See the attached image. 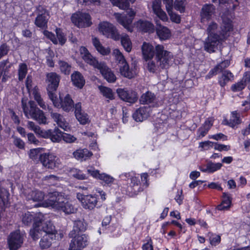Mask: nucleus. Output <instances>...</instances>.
I'll use <instances>...</instances> for the list:
<instances>
[{"instance_id": "1", "label": "nucleus", "mask_w": 250, "mask_h": 250, "mask_svg": "<svg viewBox=\"0 0 250 250\" xmlns=\"http://www.w3.org/2000/svg\"><path fill=\"white\" fill-rule=\"evenodd\" d=\"M206 24L208 37L204 42V49L209 53H212L215 52L219 43L226 40L230 36L233 26L231 21L224 20L220 26L221 30L218 34L217 32L219 25L216 22L209 21Z\"/></svg>"}, {"instance_id": "2", "label": "nucleus", "mask_w": 250, "mask_h": 250, "mask_svg": "<svg viewBox=\"0 0 250 250\" xmlns=\"http://www.w3.org/2000/svg\"><path fill=\"white\" fill-rule=\"evenodd\" d=\"M42 205L43 207H51L55 209L62 211L65 214L75 213L77 211V208L73 203L64 198V194L58 191L50 193L49 198Z\"/></svg>"}, {"instance_id": "3", "label": "nucleus", "mask_w": 250, "mask_h": 250, "mask_svg": "<svg viewBox=\"0 0 250 250\" xmlns=\"http://www.w3.org/2000/svg\"><path fill=\"white\" fill-rule=\"evenodd\" d=\"M80 52L81 57L85 62L92 66L94 68L99 70L104 79L108 82L113 83L116 81V78L115 75L110 69L107 67L105 62L99 61L84 46L81 47Z\"/></svg>"}, {"instance_id": "4", "label": "nucleus", "mask_w": 250, "mask_h": 250, "mask_svg": "<svg viewBox=\"0 0 250 250\" xmlns=\"http://www.w3.org/2000/svg\"><path fill=\"white\" fill-rule=\"evenodd\" d=\"M155 60L159 62L162 69H168L174 62V56L171 52L165 49L164 45L155 46Z\"/></svg>"}, {"instance_id": "5", "label": "nucleus", "mask_w": 250, "mask_h": 250, "mask_svg": "<svg viewBox=\"0 0 250 250\" xmlns=\"http://www.w3.org/2000/svg\"><path fill=\"white\" fill-rule=\"evenodd\" d=\"M29 107L22 103V108L25 116L27 118H31L36 120L40 124H46V118L43 112L37 107L34 102H29Z\"/></svg>"}, {"instance_id": "6", "label": "nucleus", "mask_w": 250, "mask_h": 250, "mask_svg": "<svg viewBox=\"0 0 250 250\" xmlns=\"http://www.w3.org/2000/svg\"><path fill=\"white\" fill-rule=\"evenodd\" d=\"M46 78L47 90L49 98L52 101L54 106H58L59 104L56 101V91L59 86L60 77L57 73L50 72L46 75Z\"/></svg>"}, {"instance_id": "7", "label": "nucleus", "mask_w": 250, "mask_h": 250, "mask_svg": "<svg viewBox=\"0 0 250 250\" xmlns=\"http://www.w3.org/2000/svg\"><path fill=\"white\" fill-rule=\"evenodd\" d=\"M98 31L107 38L117 41L120 39V34L116 28L108 21L100 22L98 26Z\"/></svg>"}, {"instance_id": "8", "label": "nucleus", "mask_w": 250, "mask_h": 250, "mask_svg": "<svg viewBox=\"0 0 250 250\" xmlns=\"http://www.w3.org/2000/svg\"><path fill=\"white\" fill-rule=\"evenodd\" d=\"M40 161L44 167L50 169L58 168L61 165L60 158L51 153L42 154L40 157Z\"/></svg>"}, {"instance_id": "9", "label": "nucleus", "mask_w": 250, "mask_h": 250, "mask_svg": "<svg viewBox=\"0 0 250 250\" xmlns=\"http://www.w3.org/2000/svg\"><path fill=\"white\" fill-rule=\"evenodd\" d=\"M135 14V12L132 9H129L127 11V15L129 17L126 15H122L118 13H115L114 16L119 23L122 25L128 31L132 32L133 28L131 26V24Z\"/></svg>"}, {"instance_id": "10", "label": "nucleus", "mask_w": 250, "mask_h": 250, "mask_svg": "<svg viewBox=\"0 0 250 250\" xmlns=\"http://www.w3.org/2000/svg\"><path fill=\"white\" fill-rule=\"evenodd\" d=\"M72 22L79 28L89 27L92 24L91 18L89 14L77 12L71 18Z\"/></svg>"}, {"instance_id": "11", "label": "nucleus", "mask_w": 250, "mask_h": 250, "mask_svg": "<svg viewBox=\"0 0 250 250\" xmlns=\"http://www.w3.org/2000/svg\"><path fill=\"white\" fill-rule=\"evenodd\" d=\"M215 7L212 4H204L200 12L201 23L203 25L208 23L215 15Z\"/></svg>"}, {"instance_id": "12", "label": "nucleus", "mask_w": 250, "mask_h": 250, "mask_svg": "<svg viewBox=\"0 0 250 250\" xmlns=\"http://www.w3.org/2000/svg\"><path fill=\"white\" fill-rule=\"evenodd\" d=\"M69 245V250H81L88 244L87 236L85 234H74Z\"/></svg>"}, {"instance_id": "13", "label": "nucleus", "mask_w": 250, "mask_h": 250, "mask_svg": "<svg viewBox=\"0 0 250 250\" xmlns=\"http://www.w3.org/2000/svg\"><path fill=\"white\" fill-rule=\"evenodd\" d=\"M77 198L81 202L83 207L86 209H93L98 203L97 197L95 195H85L78 193L77 194Z\"/></svg>"}, {"instance_id": "14", "label": "nucleus", "mask_w": 250, "mask_h": 250, "mask_svg": "<svg viewBox=\"0 0 250 250\" xmlns=\"http://www.w3.org/2000/svg\"><path fill=\"white\" fill-rule=\"evenodd\" d=\"M43 218L44 215L41 213L37 214L35 218L33 228L30 230V235L34 240H38L44 235L40 225L42 221L43 220Z\"/></svg>"}, {"instance_id": "15", "label": "nucleus", "mask_w": 250, "mask_h": 250, "mask_svg": "<svg viewBox=\"0 0 250 250\" xmlns=\"http://www.w3.org/2000/svg\"><path fill=\"white\" fill-rule=\"evenodd\" d=\"M37 16L34 21L35 24L42 29L47 27L49 15L47 10L43 7L39 5L37 7Z\"/></svg>"}, {"instance_id": "16", "label": "nucleus", "mask_w": 250, "mask_h": 250, "mask_svg": "<svg viewBox=\"0 0 250 250\" xmlns=\"http://www.w3.org/2000/svg\"><path fill=\"white\" fill-rule=\"evenodd\" d=\"M23 235L19 231H16L10 233L8 238V244L10 250H17L23 243Z\"/></svg>"}, {"instance_id": "17", "label": "nucleus", "mask_w": 250, "mask_h": 250, "mask_svg": "<svg viewBox=\"0 0 250 250\" xmlns=\"http://www.w3.org/2000/svg\"><path fill=\"white\" fill-rule=\"evenodd\" d=\"M117 93L122 100L126 102L134 103L138 99L137 94L131 89L119 88L117 90Z\"/></svg>"}, {"instance_id": "18", "label": "nucleus", "mask_w": 250, "mask_h": 250, "mask_svg": "<svg viewBox=\"0 0 250 250\" xmlns=\"http://www.w3.org/2000/svg\"><path fill=\"white\" fill-rule=\"evenodd\" d=\"M63 133L57 127L44 132L42 137L49 138L54 143H59L62 139Z\"/></svg>"}, {"instance_id": "19", "label": "nucleus", "mask_w": 250, "mask_h": 250, "mask_svg": "<svg viewBox=\"0 0 250 250\" xmlns=\"http://www.w3.org/2000/svg\"><path fill=\"white\" fill-rule=\"evenodd\" d=\"M60 102H58L57 99L56 101L59 104L58 106H55L57 107H61L64 111H70L74 107V103L69 94L62 97L60 96Z\"/></svg>"}, {"instance_id": "20", "label": "nucleus", "mask_w": 250, "mask_h": 250, "mask_svg": "<svg viewBox=\"0 0 250 250\" xmlns=\"http://www.w3.org/2000/svg\"><path fill=\"white\" fill-rule=\"evenodd\" d=\"M142 52L143 59L147 61L150 59H153L155 55V47L148 42H144L142 45Z\"/></svg>"}, {"instance_id": "21", "label": "nucleus", "mask_w": 250, "mask_h": 250, "mask_svg": "<svg viewBox=\"0 0 250 250\" xmlns=\"http://www.w3.org/2000/svg\"><path fill=\"white\" fill-rule=\"evenodd\" d=\"M163 1L166 5V9L170 17V20L176 23H180V16L173 11V0H163Z\"/></svg>"}, {"instance_id": "22", "label": "nucleus", "mask_w": 250, "mask_h": 250, "mask_svg": "<svg viewBox=\"0 0 250 250\" xmlns=\"http://www.w3.org/2000/svg\"><path fill=\"white\" fill-rule=\"evenodd\" d=\"M152 9L153 12L160 19L164 21L168 20V17L166 13L161 8V0H154L153 1Z\"/></svg>"}, {"instance_id": "23", "label": "nucleus", "mask_w": 250, "mask_h": 250, "mask_svg": "<svg viewBox=\"0 0 250 250\" xmlns=\"http://www.w3.org/2000/svg\"><path fill=\"white\" fill-rule=\"evenodd\" d=\"M50 112L54 121L56 123L59 127L65 131L69 129L68 124L66 122L62 115L57 112H54L52 110L50 111Z\"/></svg>"}, {"instance_id": "24", "label": "nucleus", "mask_w": 250, "mask_h": 250, "mask_svg": "<svg viewBox=\"0 0 250 250\" xmlns=\"http://www.w3.org/2000/svg\"><path fill=\"white\" fill-rule=\"evenodd\" d=\"M157 34L161 40H166L169 38L171 36L170 30L167 27L162 26L159 21H156Z\"/></svg>"}, {"instance_id": "25", "label": "nucleus", "mask_w": 250, "mask_h": 250, "mask_svg": "<svg viewBox=\"0 0 250 250\" xmlns=\"http://www.w3.org/2000/svg\"><path fill=\"white\" fill-rule=\"evenodd\" d=\"M86 223L84 220H77L74 222L73 229L69 234V236H74L79 232L84 231L86 229Z\"/></svg>"}, {"instance_id": "26", "label": "nucleus", "mask_w": 250, "mask_h": 250, "mask_svg": "<svg viewBox=\"0 0 250 250\" xmlns=\"http://www.w3.org/2000/svg\"><path fill=\"white\" fill-rule=\"evenodd\" d=\"M41 229L44 234H48V235L55 236L56 230L55 226L50 221H46L44 222V217L43 220L42 221Z\"/></svg>"}, {"instance_id": "27", "label": "nucleus", "mask_w": 250, "mask_h": 250, "mask_svg": "<svg viewBox=\"0 0 250 250\" xmlns=\"http://www.w3.org/2000/svg\"><path fill=\"white\" fill-rule=\"evenodd\" d=\"M25 194L27 200L34 202L42 201L44 198V193L38 190H29L25 192Z\"/></svg>"}, {"instance_id": "28", "label": "nucleus", "mask_w": 250, "mask_h": 250, "mask_svg": "<svg viewBox=\"0 0 250 250\" xmlns=\"http://www.w3.org/2000/svg\"><path fill=\"white\" fill-rule=\"evenodd\" d=\"M118 67L121 74L124 77L130 79L134 78L136 75L135 71L129 68L127 62L121 64Z\"/></svg>"}, {"instance_id": "29", "label": "nucleus", "mask_w": 250, "mask_h": 250, "mask_svg": "<svg viewBox=\"0 0 250 250\" xmlns=\"http://www.w3.org/2000/svg\"><path fill=\"white\" fill-rule=\"evenodd\" d=\"M149 116L148 108L146 107H140L133 113L132 117L136 122H142Z\"/></svg>"}, {"instance_id": "30", "label": "nucleus", "mask_w": 250, "mask_h": 250, "mask_svg": "<svg viewBox=\"0 0 250 250\" xmlns=\"http://www.w3.org/2000/svg\"><path fill=\"white\" fill-rule=\"evenodd\" d=\"M93 154L87 149H79L73 153V157L80 161H85L90 158Z\"/></svg>"}, {"instance_id": "31", "label": "nucleus", "mask_w": 250, "mask_h": 250, "mask_svg": "<svg viewBox=\"0 0 250 250\" xmlns=\"http://www.w3.org/2000/svg\"><path fill=\"white\" fill-rule=\"evenodd\" d=\"M213 121L214 119L212 117H209L206 120L203 125L198 130V137H203L207 134L212 125Z\"/></svg>"}, {"instance_id": "32", "label": "nucleus", "mask_w": 250, "mask_h": 250, "mask_svg": "<svg viewBox=\"0 0 250 250\" xmlns=\"http://www.w3.org/2000/svg\"><path fill=\"white\" fill-rule=\"evenodd\" d=\"M222 166L221 163H213L211 162H209L206 165L201 166L199 168L202 172L212 173L220 169Z\"/></svg>"}, {"instance_id": "33", "label": "nucleus", "mask_w": 250, "mask_h": 250, "mask_svg": "<svg viewBox=\"0 0 250 250\" xmlns=\"http://www.w3.org/2000/svg\"><path fill=\"white\" fill-rule=\"evenodd\" d=\"M92 43L96 50L103 56L108 55L110 53V49L109 47L104 46L97 38L92 39Z\"/></svg>"}, {"instance_id": "34", "label": "nucleus", "mask_w": 250, "mask_h": 250, "mask_svg": "<svg viewBox=\"0 0 250 250\" xmlns=\"http://www.w3.org/2000/svg\"><path fill=\"white\" fill-rule=\"evenodd\" d=\"M71 80L73 84L79 88H82L85 84V80L83 77L77 71L71 75Z\"/></svg>"}, {"instance_id": "35", "label": "nucleus", "mask_w": 250, "mask_h": 250, "mask_svg": "<svg viewBox=\"0 0 250 250\" xmlns=\"http://www.w3.org/2000/svg\"><path fill=\"white\" fill-rule=\"evenodd\" d=\"M136 25L139 29L145 32H153L154 31V25L147 21L140 20L137 22Z\"/></svg>"}, {"instance_id": "36", "label": "nucleus", "mask_w": 250, "mask_h": 250, "mask_svg": "<svg viewBox=\"0 0 250 250\" xmlns=\"http://www.w3.org/2000/svg\"><path fill=\"white\" fill-rule=\"evenodd\" d=\"M156 100L155 94L151 92L147 91L144 93L140 99V102L142 104H149L154 103Z\"/></svg>"}, {"instance_id": "37", "label": "nucleus", "mask_w": 250, "mask_h": 250, "mask_svg": "<svg viewBox=\"0 0 250 250\" xmlns=\"http://www.w3.org/2000/svg\"><path fill=\"white\" fill-rule=\"evenodd\" d=\"M223 122L225 124L228 125L230 127L234 128L236 125L239 124L241 122L240 115L237 111H233L231 113V116L229 121L227 120H224Z\"/></svg>"}, {"instance_id": "38", "label": "nucleus", "mask_w": 250, "mask_h": 250, "mask_svg": "<svg viewBox=\"0 0 250 250\" xmlns=\"http://www.w3.org/2000/svg\"><path fill=\"white\" fill-rule=\"evenodd\" d=\"M233 75L229 71H224L219 79V83L222 87H224L229 81L233 80Z\"/></svg>"}, {"instance_id": "39", "label": "nucleus", "mask_w": 250, "mask_h": 250, "mask_svg": "<svg viewBox=\"0 0 250 250\" xmlns=\"http://www.w3.org/2000/svg\"><path fill=\"white\" fill-rule=\"evenodd\" d=\"M147 62V63L146 67L149 72L155 73L162 69L161 67L159 66V62L155 60V58L154 60H153V59H150Z\"/></svg>"}, {"instance_id": "40", "label": "nucleus", "mask_w": 250, "mask_h": 250, "mask_svg": "<svg viewBox=\"0 0 250 250\" xmlns=\"http://www.w3.org/2000/svg\"><path fill=\"white\" fill-rule=\"evenodd\" d=\"M55 237V236L48 235V234H44L40 242V247L42 249H47L50 247L52 244V239Z\"/></svg>"}, {"instance_id": "41", "label": "nucleus", "mask_w": 250, "mask_h": 250, "mask_svg": "<svg viewBox=\"0 0 250 250\" xmlns=\"http://www.w3.org/2000/svg\"><path fill=\"white\" fill-rule=\"evenodd\" d=\"M122 45L125 49L128 52H129L132 49V43L129 38V36L126 34H123L120 36Z\"/></svg>"}, {"instance_id": "42", "label": "nucleus", "mask_w": 250, "mask_h": 250, "mask_svg": "<svg viewBox=\"0 0 250 250\" xmlns=\"http://www.w3.org/2000/svg\"><path fill=\"white\" fill-rule=\"evenodd\" d=\"M113 55L116 59L118 66L122 63L127 62L124 56L119 49H114L113 51Z\"/></svg>"}, {"instance_id": "43", "label": "nucleus", "mask_w": 250, "mask_h": 250, "mask_svg": "<svg viewBox=\"0 0 250 250\" xmlns=\"http://www.w3.org/2000/svg\"><path fill=\"white\" fill-rule=\"evenodd\" d=\"M27 65L25 63H21L19 65L18 76L19 80L22 81L26 76L27 73Z\"/></svg>"}, {"instance_id": "44", "label": "nucleus", "mask_w": 250, "mask_h": 250, "mask_svg": "<svg viewBox=\"0 0 250 250\" xmlns=\"http://www.w3.org/2000/svg\"><path fill=\"white\" fill-rule=\"evenodd\" d=\"M27 127L30 130L33 131L36 134H38L41 136H42L43 131L41 130L40 127L36 125L35 123L32 121H28Z\"/></svg>"}, {"instance_id": "45", "label": "nucleus", "mask_w": 250, "mask_h": 250, "mask_svg": "<svg viewBox=\"0 0 250 250\" xmlns=\"http://www.w3.org/2000/svg\"><path fill=\"white\" fill-rule=\"evenodd\" d=\"M39 213L32 214L29 212L25 213L22 215V221L23 223L27 226L30 225L33 219L35 221V217Z\"/></svg>"}, {"instance_id": "46", "label": "nucleus", "mask_w": 250, "mask_h": 250, "mask_svg": "<svg viewBox=\"0 0 250 250\" xmlns=\"http://www.w3.org/2000/svg\"><path fill=\"white\" fill-rule=\"evenodd\" d=\"M186 5V0H175L174 4H173V8L181 13H183L185 10Z\"/></svg>"}, {"instance_id": "47", "label": "nucleus", "mask_w": 250, "mask_h": 250, "mask_svg": "<svg viewBox=\"0 0 250 250\" xmlns=\"http://www.w3.org/2000/svg\"><path fill=\"white\" fill-rule=\"evenodd\" d=\"M112 4L123 10L127 9L129 5L127 0H110Z\"/></svg>"}, {"instance_id": "48", "label": "nucleus", "mask_w": 250, "mask_h": 250, "mask_svg": "<svg viewBox=\"0 0 250 250\" xmlns=\"http://www.w3.org/2000/svg\"><path fill=\"white\" fill-rule=\"evenodd\" d=\"M99 89L104 96L110 100L114 99V93L111 89L105 86H100Z\"/></svg>"}, {"instance_id": "49", "label": "nucleus", "mask_w": 250, "mask_h": 250, "mask_svg": "<svg viewBox=\"0 0 250 250\" xmlns=\"http://www.w3.org/2000/svg\"><path fill=\"white\" fill-rule=\"evenodd\" d=\"M59 64L62 72L65 75H68L70 73L71 67L68 63L63 61H60Z\"/></svg>"}, {"instance_id": "50", "label": "nucleus", "mask_w": 250, "mask_h": 250, "mask_svg": "<svg viewBox=\"0 0 250 250\" xmlns=\"http://www.w3.org/2000/svg\"><path fill=\"white\" fill-rule=\"evenodd\" d=\"M9 193L8 191L4 188H0V199L3 204L7 205L8 202Z\"/></svg>"}, {"instance_id": "51", "label": "nucleus", "mask_w": 250, "mask_h": 250, "mask_svg": "<svg viewBox=\"0 0 250 250\" xmlns=\"http://www.w3.org/2000/svg\"><path fill=\"white\" fill-rule=\"evenodd\" d=\"M34 98L35 100L38 103L40 106L43 109L46 108V105L43 101V99L41 97L40 94L36 91L33 92Z\"/></svg>"}, {"instance_id": "52", "label": "nucleus", "mask_w": 250, "mask_h": 250, "mask_svg": "<svg viewBox=\"0 0 250 250\" xmlns=\"http://www.w3.org/2000/svg\"><path fill=\"white\" fill-rule=\"evenodd\" d=\"M40 151V148L31 149L29 153V157L33 160L37 161L38 159H40V157L42 155Z\"/></svg>"}, {"instance_id": "53", "label": "nucleus", "mask_w": 250, "mask_h": 250, "mask_svg": "<svg viewBox=\"0 0 250 250\" xmlns=\"http://www.w3.org/2000/svg\"><path fill=\"white\" fill-rule=\"evenodd\" d=\"M78 2L85 5L93 4L94 5L100 6L101 4V0H78Z\"/></svg>"}, {"instance_id": "54", "label": "nucleus", "mask_w": 250, "mask_h": 250, "mask_svg": "<svg viewBox=\"0 0 250 250\" xmlns=\"http://www.w3.org/2000/svg\"><path fill=\"white\" fill-rule=\"evenodd\" d=\"M57 40L59 43L62 45L66 42V39L63 33L62 32L60 29L57 28L56 30Z\"/></svg>"}, {"instance_id": "55", "label": "nucleus", "mask_w": 250, "mask_h": 250, "mask_svg": "<svg viewBox=\"0 0 250 250\" xmlns=\"http://www.w3.org/2000/svg\"><path fill=\"white\" fill-rule=\"evenodd\" d=\"M62 139L66 143H73L77 140V138L70 134L64 133L62 134Z\"/></svg>"}, {"instance_id": "56", "label": "nucleus", "mask_w": 250, "mask_h": 250, "mask_svg": "<svg viewBox=\"0 0 250 250\" xmlns=\"http://www.w3.org/2000/svg\"><path fill=\"white\" fill-rule=\"evenodd\" d=\"M75 116L76 118L81 124L84 125L86 124L88 121V118L87 117V115L83 113V112H81V113H78L77 115Z\"/></svg>"}, {"instance_id": "57", "label": "nucleus", "mask_w": 250, "mask_h": 250, "mask_svg": "<svg viewBox=\"0 0 250 250\" xmlns=\"http://www.w3.org/2000/svg\"><path fill=\"white\" fill-rule=\"evenodd\" d=\"M210 243L212 245H216L221 241L220 236L215 234H210L209 236Z\"/></svg>"}, {"instance_id": "58", "label": "nucleus", "mask_w": 250, "mask_h": 250, "mask_svg": "<svg viewBox=\"0 0 250 250\" xmlns=\"http://www.w3.org/2000/svg\"><path fill=\"white\" fill-rule=\"evenodd\" d=\"M246 86L241 82L233 84L231 86V89L233 92H238L243 90Z\"/></svg>"}, {"instance_id": "59", "label": "nucleus", "mask_w": 250, "mask_h": 250, "mask_svg": "<svg viewBox=\"0 0 250 250\" xmlns=\"http://www.w3.org/2000/svg\"><path fill=\"white\" fill-rule=\"evenodd\" d=\"M9 48L6 43H3L0 46V59L7 54Z\"/></svg>"}, {"instance_id": "60", "label": "nucleus", "mask_w": 250, "mask_h": 250, "mask_svg": "<svg viewBox=\"0 0 250 250\" xmlns=\"http://www.w3.org/2000/svg\"><path fill=\"white\" fill-rule=\"evenodd\" d=\"M44 35L48 39H49L54 44H57L58 43V40L55 37V35L52 32L48 31H44Z\"/></svg>"}, {"instance_id": "61", "label": "nucleus", "mask_w": 250, "mask_h": 250, "mask_svg": "<svg viewBox=\"0 0 250 250\" xmlns=\"http://www.w3.org/2000/svg\"><path fill=\"white\" fill-rule=\"evenodd\" d=\"M223 199L221 203L226 204L227 207H230L231 203V199L229 195L224 192L223 193Z\"/></svg>"}, {"instance_id": "62", "label": "nucleus", "mask_w": 250, "mask_h": 250, "mask_svg": "<svg viewBox=\"0 0 250 250\" xmlns=\"http://www.w3.org/2000/svg\"><path fill=\"white\" fill-rule=\"evenodd\" d=\"M99 179L104 181L107 184L111 183L114 181V178L113 177L105 173L101 174Z\"/></svg>"}, {"instance_id": "63", "label": "nucleus", "mask_w": 250, "mask_h": 250, "mask_svg": "<svg viewBox=\"0 0 250 250\" xmlns=\"http://www.w3.org/2000/svg\"><path fill=\"white\" fill-rule=\"evenodd\" d=\"M27 135L28 138V141L30 143L34 144L36 145L39 144V140L36 138L35 135L33 133H28Z\"/></svg>"}, {"instance_id": "64", "label": "nucleus", "mask_w": 250, "mask_h": 250, "mask_svg": "<svg viewBox=\"0 0 250 250\" xmlns=\"http://www.w3.org/2000/svg\"><path fill=\"white\" fill-rule=\"evenodd\" d=\"M142 248L143 250H153L152 240L149 238L147 242L143 245Z\"/></svg>"}]
</instances>
